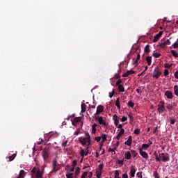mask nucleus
I'll list each match as a JSON object with an SVG mask.
<instances>
[{"label": "nucleus", "mask_w": 178, "mask_h": 178, "mask_svg": "<svg viewBox=\"0 0 178 178\" xmlns=\"http://www.w3.org/2000/svg\"><path fill=\"white\" fill-rule=\"evenodd\" d=\"M100 137L101 138H102V143H105L106 141V138H107L106 134H102V136Z\"/></svg>", "instance_id": "nucleus-24"}, {"label": "nucleus", "mask_w": 178, "mask_h": 178, "mask_svg": "<svg viewBox=\"0 0 178 178\" xmlns=\"http://www.w3.org/2000/svg\"><path fill=\"white\" fill-rule=\"evenodd\" d=\"M35 177L36 178H42V173H41V171L40 170L36 172Z\"/></svg>", "instance_id": "nucleus-22"}, {"label": "nucleus", "mask_w": 178, "mask_h": 178, "mask_svg": "<svg viewBox=\"0 0 178 178\" xmlns=\"http://www.w3.org/2000/svg\"><path fill=\"white\" fill-rule=\"evenodd\" d=\"M66 177L67 178H73V172H72V173L67 172L66 173Z\"/></svg>", "instance_id": "nucleus-39"}, {"label": "nucleus", "mask_w": 178, "mask_h": 178, "mask_svg": "<svg viewBox=\"0 0 178 178\" xmlns=\"http://www.w3.org/2000/svg\"><path fill=\"white\" fill-rule=\"evenodd\" d=\"M88 175V172L85 171L81 176V178H86L87 177V175Z\"/></svg>", "instance_id": "nucleus-40"}, {"label": "nucleus", "mask_w": 178, "mask_h": 178, "mask_svg": "<svg viewBox=\"0 0 178 178\" xmlns=\"http://www.w3.org/2000/svg\"><path fill=\"white\" fill-rule=\"evenodd\" d=\"M52 168L54 172H58V169H59V165L58 164V161H56V159L53 160Z\"/></svg>", "instance_id": "nucleus-10"}, {"label": "nucleus", "mask_w": 178, "mask_h": 178, "mask_svg": "<svg viewBox=\"0 0 178 178\" xmlns=\"http://www.w3.org/2000/svg\"><path fill=\"white\" fill-rule=\"evenodd\" d=\"M134 134L138 135L140 134V129L137 128L134 131Z\"/></svg>", "instance_id": "nucleus-46"}, {"label": "nucleus", "mask_w": 178, "mask_h": 178, "mask_svg": "<svg viewBox=\"0 0 178 178\" xmlns=\"http://www.w3.org/2000/svg\"><path fill=\"white\" fill-rule=\"evenodd\" d=\"M95 120H97L99 124H102V126H106V122L104 121V118L102 116H95Z\"/></svg>", "instance_id": "nucleus-7"}, {"label": "nucleus", "mask_w": 178, "mask_h": 178, "mask_svg": "<svg viewBox=\"0 0 178 178\" xmlns=\"http://www.w3.org/2000/svg\"><path fill=\"white\" fill-rule=\"evenodd\" d=\"M115 106H117V108H118V109H120V98L116 99Z\"/></svg>", "instance_id": "nucleus-23"}, {"label": "nucleus", "mask_w": 178, "mask_h": 178, "mask_svg": "<svg viewBox=\"0 0 178 178\" xmlns=\"http://www.w3.org/2000/svg\"><path fill=\"white\" fill-rule=\"evenodd\" d=\"M79 154H80L81 156L82 157V159H84V155H86L84 149H81Z\"/></svg>", "instance_id": "nucleus-36"}, {"label": "nucleus", "mask_w": 178, "mask_h": 178, "mask_svg": "<svg viewBox=\"0 0 178 178\" xmlns=\"http://www.w3.org/2000/svg\"><path fill=\"white\" fill-rule=\"evenodd\" d=\"M120 136H123L124 134V129H121L120 131L118 133Z\"/></svg>", "instance_id": "nucleus-47"}, {"label": "nucleus", "mask_w": 178, "mask_h": 178, "mask_svg": "<svg viewBox=\"0 0 178 178\" xmlns=\"http://www.w3.org/2000/svg\"><path fill=\"white\" fill-rule=\"evenodd\" d=\"M164 76H169V70H165Z\"/></svg>", "instance_id": "nucleus-53"}, {"label": "nucleus", "mask_w": 178, "mask_h": 178, "mask_svg": "<svg viewBox=\"0 0 178 178\" xmlns=\"http://www.w3.org/2000/svg\"><path fill=\"white\" fill-rule=\"evenodd\" d=\"M157 111L159 113H163V112H166V110L165 109V102L161 101L159 104L158 105Z\"/></svg>", "instance_id": "nucleus-5"}, {"label": "nucleus", "mask_w": 178, "mask_h": 178, "mask_svg": "<svg viewBox=\"0 0 178 178\" xmlns=\"http://www.w3.org/2000/svg\"><path fill=\"white\" fill-rule=\"evenodd\" d=\"M176 122H177L176 119H175L173 118H170V124H175V123H176Z\"/></svg>", "instance_id": "nucleus-33"}, {"label": "nucleus", "mask_w": 178, "mask_h": 178, "mask_svg": "<svg viewBox=\"0 0 178 178\" xmlns=\"http://www.w3.org/2000/svg\"><path fill=\"white\" fill-rule=\"evenodd\" d=\"M173 48L176 49L178 48V42L176 41L174 44H172Z\"/></svg>", "instance_id": "nucleus-51"}, {"label": "nucleus", "mask_w": 178, "mask_h": 178, "mask_svg": "<svg viewBox=\"0 0 178 178\" xmlns=\"http://www.w3.org/2000/svg\"><path fill=\"white\" fill-rule=\"evenodd\" d=\"M165 108H167L168 111H172V109H173V106L170 104H166Z\"/></svg>", "instance_id": "nucleus-32"}, {"label": "nucleus", "mask_w": 178, "mask_h": 178, "mask_svg": "<svg viewBox=\"0 0 178 178\" xmlns=\"http://www.w3.org/2000/svg\"><path fill=\"white\" fill-rule=\"evenodd\" d=\"M122 83H123V81H122V79H118L115 82V86L116 87H118L119 92H124V87H123Z\"/></svg>", "instance_id": "nucleus-2"}, {"label": "nucleus", "mask_w": 178, "mask_h": 178, "mask_svg": "<svg viewBox=\"0 0 178 178\" xmlns=\"http://www.w3.org/2000/svg\"><path fill=\"white\" fill-rule=\"evenodd\" d=\"M127 73L128 74V76H130V74H134V73H136V72L131 70L127 71Z\"/></svg>", "instance_id": "nucleus-45"}, {"label": "nucleus", "mask_w": 178, "mask_h": 178, "mask_svg": "<svg viewBox=\"0 0 178 178\" xmlns=\"http://www.w3.org/2000/svg\"><path fill=\"white\" fill-rule=\"evenodd\" d=\"M144 52L145 54H149L151 52V50L149 49V44H147L144 49Z\"/></svg>", "instance_id": "nucleus-21"}, {"label": "nucleus", "mask_w": 178, "mask_h": 178, "mask_svg": "<svg viewBox=\"0 0 178 178\" xmlns=\"http://www.w3.org/2000/svg\"><path fill=\"white\" fill-rule=\"evenodd\" d=\"M159 156L163 162H169V161H170V157L169 156V154H165V153H161V154H159Z\"/></svg>", "instance_id": "nucleus-4"}, {"label": "nucleus", "mask_w": 178, "mask_h": 178, "mask_svg": "<svg viewBox=\"0 0 178 178\" xmlns=\"http://www.w3.org/2000/svg\"><path fill=\"white\" fill-rule=\"evenodd\" d=\"M139 154L145 159H148V158H149L148 153H147L146 152L143 151V149H139Z\"/></svg>", "instance_id": "nucleus-12"}, {"label": "nucleus", "mask_w": 178, "mask_h": 178, "mask_svg": "<svg viewBox=\"0 0 178 178\" xmlns=\"http://www.w3.org/2000/svg\"><path fill=\"white\" fill-rule=\"evenodd\" d=\"M133 143V137L129 136L128 140L125 142V145H128V147H131Z\"/></svg>", "instance_id": "nucleus-14"}, {"label": "nucleus", "mask_w": 178, "mask_h": 178, "mask_svg": "<svg viewBox=\"0 0 178 178\" xmlns=\"http://www.w3.org/2000/svg\"><path fill=\"white\" fill-rule=\"evenodd\" d=\"M62 145H63V147H66V146L67 145V140H65V141L62 144Z\"/></svg>", "instance_id": "nucleus-63"}, {"label": "nucleus", "mask_w": 178, "mask_h": 178, "mask_svg": "<svg viewBox=\"0 0 178 178\" xmlns=\"http://www.w3.org/2000/svg\"><path fill=\"white\" fill-rule=\"evenodd\" d=\"M136 92H138L139 95H143V91L140 90L139 89H136Z\"/></svg>", "instance_id": "nucleus-58"}, {"label": "nucleus", "mask_w": 178, "mask_h": 178, "mask_svg": "<svg viewBox=\"0 0 178 178\" xmlns=\"http://www.w3.org/2000/svg\"><path fill=\"white\" fill-rule=\"evenodd\" d=\"M135 175H136V168H134V166H131L130 169V176H131V177H134Z\"/></svg>", "instance_id": "nucleus-16"}, {"label": "nucleus", "mask_w": 178, "mask_h": 178, "mask_svg": "<svg viewBox=\"0 0 178 178\" xmlns=\"http://www.w3.org/2000/svg\"><path fill=\"white\" fill-rule=\"evenodd\" d=\"M165 67L167 69H169V68L172 67V65L165 64Z\"/></svg>", "instance_id": "nucleus-59"}, {"label": "nucleus", "mask_w": 178, "mask_h": 178, "mask_svg": "<svg viewBox=\"0 0 178 178\" xmlns=\"http://www.w3.org/2000/svg\"><path fill=\"white\" fill-rule=\"evenodd\" d=\"M127 121V117L123 116L121 119V122H126Z\"/></svg>", "instance_id": "nucleus-54"}, {"label": "nucleus", "mask_w": 178, "mask_h": 178, "mask_svg": "<svg viewBox=\"0 0 178 178\" xmlns=\"http://www.w3.org/2000/svg\"><path fill=\"white\" fill-rule=\"evenodd\" d=\"M80 168L79 167H77L76 169H75V175L74 176H79L80 175Z\"/></svg>", "instance_id": "nucleus-29"}, {"label": "nucleus", "mask_w": 178, "mask_h": 178, "mask_svg": "<svg viewBox=\"0 0 178 178\" xmlns=\"http://www.w3.org/2000/svg\"><path fill=\"white\" fill-rule=\"evenodd\" d=\"M125 159H127V161L131 159V153H130V152L127 151L125 154Z\"/></svg>", "instance_id": "nucleus-17"}, {"label": "nucleus", "mask_w": 178, "mask_h": 178, "mask_svg": "<svg viewBox=\"0 0 178 178\" xmlns=\"http://www.w3.org/2000/svg\"><path fill=\"white\" fill-rule=\"evenodd\" d=\"M153 176L154 178H159V173H158L156 171H154Z\"/></svg>", "instance_id": "nucleus-38"}, {"label": "nucleus", "mask_w": 178, "mask_h": 178, "mask_svg": "<svg viewBox=\"0 0 178 178\" xmlns=\"http://www.w3.org/2000/svg\"><path fill=\"white\" fill-rule=\"evenodd\" d=\"M115 89H113L112 92H109V97L110 98H112L113 95H115Z\"/></svg>", "instance_id": "nucleus-44"}, {"label": "nucleus", "mask_w": 178, "mask_h": 178, "mask_svg": "<svg viewBox=\"0 0 178 178\" xmlns=\"http://www.w3.org/2000/svg\"><path fill=\"white\" fill-rule=\"evenodd\" d=\"M161 74H162V72H161V70H159V67H155L153 72L152 77L154 79H159V77H161Z\"/></svg>", "instance_id": "nucleus-6"}, {"label": "nucleus", "mask_w": 178, "mask_h": 178, "mask_svg": "<svg viewBox=\"0 0 178 178\" xmlns=\"http://www.w3.org/2000/svg\"><path fill=\"white\" fill-rule=\"evenodd\" d=\"M76 166H77V161L74 160V161H72V167H73V168H76Z\"/></svg>", "instance_id": "nucleus-48"}, {"label": "nucleus", "mask_w": 178, "mask_h": 178, "mask_svg": "<svg viewBox=\"0 0 178 178\" xmlns=\"http://www.w3.org/2000/svg\"><path fill=\"white\" fill-rule=\"evenodd\" d=\"M128 106H130L131 108H134V102H133L131 100H130L128 102Z\"/></svg>", "instance_id": "nucleus-37"}, {"label": "nucleus", "mask_w": 178, "mask_h": 178, "mask_svg": "<svg viewBox=\"0 0 178 178\" xmlns=\"http://www.w3.org/2000/svg\"><path fill=\"white\" fill-rule=\"evenodd\" d=\"M155 156H156V162H161V157H159V156H158V154H156Z\"/></svg>", "instance_id": "nucleus-49"}, {"label": "nucleus", "mask_w": 178, "mask_h": 178, "mask_svg": "<svg viewBox=\"0 0 178 178\" xmlns=\"http://www.w3.org/2000/svg\"><path fill=\"white\" fill-rule=\"evenodd\" d=\"M164 42L165 45H170L171 44L170 40H165Z\"/></svg>", "instance_id": "nucleus-55"}, {"label": "nucleus", "mask_w": 178, "mask_h": 178, "mask_svg": "<svg viewBox=\"0 0 178 178\" xmlns=\"http://www.w3.org/2000/svg\"><path fill=\"white\" fill-rule=\"evenodd\" d=\"M42 156L44 161V162H48V159L49 158V149L45 148L42 152Z\"/></svg>", "instance_id": "nucleus-1"}, {"label": "nucleus", "mask_w": 178, "mask_h": 178, "mask_svg": "<svg viewBox=\"0 0 178 178\" xmlns=\"http://www.w3.org/2000/svg\"><path fill=\"white\" fill-rule=\"evenodd\" d=\"M146 61L147 62L148 66H151V63H152V57L147 56L146 58Z\"/></svg>", "instance_id": "nucleus-18"}, {"label": "nucleus", "mask_w": 178, "mask_h": 178, "mask_svg": "<svg viewBox=\"0 0 178 178\" xmlns=\"http://www.w3.org/2000/svg\"><path fill=\"white\" fill-rule=\"evenodd\" d=\"M160 47H161V48H165L166 47V44H165V42L160 44Z\"/></svg>", "instance_id": "nucleus-57"}, {"label": "nucleus", "mask_w": 178, "mask_h": 178, "mask_svg": "<svg viewBox=\"0 0 178 178\" xmlns=\"http://www.w3.org/2000/svg\"><path fill=\"white\" fill-rule=\"evenodd\" d=\"M104 108L105 107H104V106L99 105L97 107V111H96V113L95 114V116H99V115H101V113H102V112H104Z\"/></svg>", "instance_id": "nucleus-8"}, {"label": "nucleus", "mask_w": 178, "mask_h": 178, "mask_svg": "<svg viewBox=\"0 0 178 178\" xmlns=\"http://www.w3.org/2000/svg\"><path fill=\"white\" fill-rule=\"evenodd\" d=\"M103 169H104V164H99V170H98V172H102Z\"/></svg>", "instance_id": "nucleus-43"}, {"label": "nucleus", "mask_w": 178, "mask_h": 178, "mask_svg": "<svg viewBox=\"0 0 178 178\" xmlns=\"http://www.w3.org/2000/svg\"><path fill=\"white\" fill-rule=\"evenodd\" d=\"M147 148H149V145L143 144L142 147L140 149L143 150V149H147Z\"/></svg>", "instance_id": "nucleus-30"}, {"label": "nucleus", "mask_w": 178, "mask_h": 178, "mask_svg": "<svg viewBox=\"0 0 178 178\" xmlns=\"http://www.w3.org/2000/svg\"><path fill=\"white\" fill-rule=\"evenodd\" d=\"M175 79H178V71H176L175 73Z\"/></svg>", "instance_id": "nucleus-64"}, {"label": "nucleus", "mask_w": 178, "mask_h": 178, "mask_svg": "<svg viewBox=\"0 0 178 178\" xmlns=\"http://www.w3.org/2000/svg\"><path fill=\"white\" fill-rule=\"evenodd\" d=\"M137 177L138 178H143V172H138L136 174Z\"/></svg>", "instance_id": "nucleus-42"}, {"label": "nucleus", "mask_w": 178, "mask_h": 178, "mask_svg": "<svg viewBox=\"0 0 178 178\" xmlns=\"http://www.w3.org/2000/svg\"><path fill=\"white\" fill-rule=\"evenodd\" d=\"M96 177L97 178H101V176L102 175V171H98V170H96Z\"/></svg>", "instance_id": "nucleus-26"}, {"label": "nucleus", "mask_w": 178, "mask_h": 178, "mask_svg": "<svg viewBox=\"0 0 178 178\" xmlns=\"http://www.w3.org/2000/svg\"><path fill=\"white\" fill-rule=\"evenodd\" d=\"M25 176L24 170H21L17 178H24Z\"/></svg>", "instance_id": "nucleus-20"}, {"label": "nucleus", "mask_w": 178, "mask_h": 178, "mask_svg": "<svg viewBox=\"0 0 178 178\" xmlns=\"http://www.w3.org/2000/svg\"><path fill=\"white\" fill-rule=\"evenodd\" d=\"M174 93H175V95L178 97V86L177 85H175L174 86Z\"/></svg>", "instance_id": "nucleus-25"}, {"label": "nucleus", "mask_w": 178, "mask_h": 178, "mask_svg": "<svg viewBox=\"0 0 178 178\" xmlns=\"http://www.w3.org/2000/svg\"><path fill=\"white\" fill-rule=\"evenodd\" d=\"M122 178H129V175L127 173L122 174Z\"/></svg>", "instance_id": "nucleus-60"}, {"label": "nucleus", "mask_w": 178, "mask_h": 178, "mask_svg": "<svg viewBox=\"0 0 178 178\" xmlns=\"http://www.w3.org/2000/svg\"><path fill=\"white\" fill-rule=\"evenodd\" d=\"M118 115H116V114H115L114 115H113V120H114V124H115V126H116V127H118V126H119V120H118Z\"/></svg>", "instance_id": "nucleus-15"}, {"label": "nucleus", "mask_w": 178, "mask_h": 178, "mask_svg": "<svg viewBox=\"0 0 178 178\" xmlns=\"http://www.w3.org/2000/svg\"><path fill=\"white\" fill-rule=\"evenodd\" d=\"M95 141H97V143H99V141H101V136L95 137Z\"/></svg>", "instance_id": "nucleus-52"}, {"label": "nucleus", "mask_w": 178, "mask_h": 178, "mask_svg": "<svg viewBox=\"0 0 178 178\" xmlns=\"http://www.w3.org/2000/svg\"><path fill=\"white\" fill-rule=\"evenodd\" d=\"M80 134V129H78L75 132H74V136H79Z\"/></svg>", "instance_id": "nucleus-56"}, {"label": "nucleus", "mask_w": 178, "mask_h": 178, "mask_svg": "<svg viewBox=\"0 0 178 178\" xmlns=\"http://www.w3.org/2000/svg\"><path fill=\"white\" fill-rule=\"evenodd\" d=\"M81 113H84V112H86V104L85 103H83V104H81Z\"/></svg>", "instance_id": "nucleus-27"}, {"label": "nucleus", "mask_w": 178, "mask_h": 178, "mask_svg": "<svg viewBox=\"0 0 178 178\" xmlns=\"http://www.w3.org/2000/svg\"><path fill=\"white\" fill-rule=\"evenodd\" d=\"M31 172L32 173V175H36L37 170H36L35 168H33L31 170Z\"/></svg>", "instance_id": "nucleus-50"}, {"label": "nucleus", "mask_w": 178, "mask_h": 178, "mask_svg": "<svg viewBox=\"0 0 178 178\" xmlns=\"http://www.w3.org/2000/svg\"><path fill=\"white\" fill-rule=\"evenodd\" d=\"M72 126H74L75 127L77 126V123L79 122H81V117H76L73 120H71Z\"/></svg>", "instance_id": "nucleus-9"}, {"label": "nucleus", "mask_w": 178, "mask_h": 178, "mask_svg": "<svg viewBox=\"0 0 178 178\" xmlns=\"http://www.w3.org/2000/svg\"><path fill=\"white\" fill-rule=\"evenodd\" d=\"M118 165H123V160H118Z\"/></svg>", "instance_id": "nucleus-62"}, {"label": "nucleus", "mask_w": 178, "mask_h": 178, "mask_svg": "<svg viewBox=\"0 0 178 178\" xmlns=\"http://www.w3.org/2000/svg\"><path fill=\"white\" fill-rule=\"evenodd\" d=\"M131 152L134 158H136V156H137L138 155V153H137V152H136V150H131Z\"/></svg>", "instance_id": "nucleus-34"}, {"label": "nucleus", "mask_w": 178, "mask_h": 178, "mask_svg": "<svg viewBox=\"0 0 178 178\" xmlns=\"http://www.w3.org/2000/svg\"><path fill=\"white\" fill-rule=\"evenodd\" d=\"M171 54L172 56H175V58H178L177 51H176L175 50H171Z\"/></svg>", "instance_id": "nucleus-28"}, {"label": "nucleus", "mask_w": 178, "mask_h": 178, "mask_svg": "<svg viewBox=\"0 0 178 178\" xmlns=\"http://www.w3.org/2000/svg\"><path fill=\"white\" fill-rule=\"evenodd\" d=\"M79 142L82 145H90L91 144V138H79Z\"/></svg>", "instance_id": "nucleus-3"}, {"label": "nucleus", "mask_w": 178, "mask_h": 178, "mask_svg": "<svg viewBox=\"0 0 178 178\" xmlns=\"http://www.w3.org/2000/svg\"><path fill=\"white\" fill-rule=\"evenodd\" d=\"M15 158H16V154L9 156V157H8L9 162H12V161H13V159H15Z\"/></svg>", "instance_id": "nucleus-31"}, {"label": "nucleus", "mask_w": 178, "mask_h": 178, "mask_svg": "<svg viewBox=\"0 0 178 178\" xmlns=\"http://www.w3.org/2000/svg\"><path fill=\"white\" fill-rule=\"evenodd\" d=\"M119 144H120V142L119 141H117L115 144H114L115 148H118L119 147Z\"/></svg>", "instance_id": "nucleus-61"}, {"label": "nucleus", "mask_w": 178, "mask_h": 178, "mask_svg": "<svg viewBox=\"0 0 178 178\" xmlns=\"http://www.w3.org/2000/svg\"><path fill=\"white\" fill-rule=\"evenodd\" d=\"M152 56H154V58H160L161 57V54L160 53H153L152 54Z\"/></svg>", "instance_id": "nucleus-35"}, {"label": "nucleus", "mask_w": 178, "mask_h": 178, "mask_svg": "<svg viewBox=\"0 0 178 178\" xmlns=\"http://www.w3.org/2000/svg\"><path fill=\"white\" fill-rule=\"evenodd\" d=\"M162 34H163V31H160L159 33L154 35L153 42H156L159 40V38L162 37Z\"/></svg>", "instance_id": "nucleus-13"}, {"label": "nucleus", "mask_w": 178, "mask_h": 178, "mask_svg": "<svg viewBox=\"0 0 178 178\" xmlns=\"http://www.w3.org/2000/svg\"><path fill=\"white\" fill-rule=\"evenodd\" d=\"M114 175H115L114 178H122V177H119V171L118 170H115Z\"/></svg>", "instance_id": "nucleus-41"}, {"label": "nucleus", "mask_w": 178, "mask_h": 178, "mask_svg": "<svg viewBox=\"0 0 178 178\" xmlns=\"http://www.w3.org/2000/svg\"><path fill=\"white\" fill-rule=\"evenodd\" d=\"M164 95L168 98V99H173V92L170 90L165 91Z\"/></svg>", "instance_id": "nucleus-11"}, {"label": "nucleus", "mask_w": 178, "mask_h": 178, "mask_svg": "<svg viewBox=\"0 0 178 178\" xmlns=\"http://www.w3.org/2000/svg\"><path fill=\"white\" fill-rule=\"evenodd\" d=\"M97 126H98V124H97L96 123L92 124V134H95V133L97 132Z\"/></svg>", "instance_id": "nucleus-19"}]
</instances>
